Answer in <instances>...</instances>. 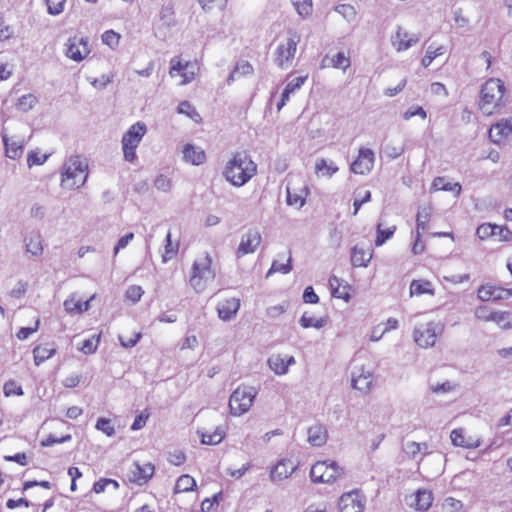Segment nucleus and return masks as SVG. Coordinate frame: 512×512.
<instances>
[{
    "instance_id": "c03bdc74",
    "label": "nucleus",
    "mask_w": 512,
    "mask_h": 512,
    "mask_svg": "<svg viewBox=\"0 0 512 512\" xmlns=\"http://www.w3.org/2000/svg\"><path fill=\"white\" fill-rule=\"evenodd\" d=\"M330 64L331 67L346 70L350 66V60L344 52H338L335 56L331 57Z\"/></svg>"
},
{
    "instance_id": "1a4fd4ad",
    "label": "nucleus",
    "mask_w": 512,
    "mask_h": 512,
    "mask_svg": "<svg viewBox=\"0 0 512 512\" xmlns=\"http://www.w3.org/2000/svg\"><path fill=\"white\" fill-rule=\"evenodd\" d=\"M365 498L358 491L344 493L338 502L339 512H363Z\"/></svg>"
},
{
    "instance_id": "6e6d98bb",
    "label": "nucleus",
    "mask_w": 512,
    "mask_h": 512,
    "mask_svg": "<svg viewBox=\"0 0 512 512\" xmlns=\"http://www.w3.org/2000/svg\"><path fill=\"white\" fill-rule=\"evenodd\" d=\"M423 449H427L426 443L409 442L405 446V452L412 458H414Z\"/></svg>"
},
{
    "instance_id": "774afa93",
    "label": "nucleus",
    "mask_w": 512,
    "mask_h": 512,
    "mask_svg": "<svg viewBox=\"0 0 512 512\" xmlns=\"http://www.w3.org/2000/svg\"><path fill=\"white\" fill-rule=\"evenodd\" d=\"M64 308L69 313H81V302L73 298L64 301Z\"/></svg>"
},
{
    "instance_id": "37998d69",
    "label": "nucleus",
    "mask_w": 512,
    "mask_h": 512,
    "mask_svg": "<svg viewBox=\"0 0 512 512\" xmlns=\"http://www.w3.org/2000/svg\"><path fill=\"white\" fill-rule=\"evenodd\" d=\"M292 270L291 265V256L288 258L287 263H279L278 261H273L271 268L269 269L266 277H269L272 273L280 272L282 274H287Z\"/></svg>"
},
{
    "instance_id": "423d86ee",
    "label": "nucleus",
    "mask_w": 512,
    "mask_h": 512,
    "mask_svg": "<svg viewBox=\"0 0 512 512\" xmlns=\"http://www.w3.org/2000/svg\"><path fill=\"white\" fill-rule=\"evenodd\" d=\"M146 132V126L143 123L137 122L132 125L129 130L123 135L122 146L124 158L126 161L132 162L135 157V149L142 140Z\"/></svg>"
},
{
    "instance_id": "f257e3e1",
    "label": "nucleus",
    "mask_w": 512,
    "mask_h": 512,
    "mask_svg": "<svg viewBox=\"0 0 512 512\" xmlns=\"http://www.w3.org/2000/svg\"><path fill=\"white\" fill-rule=\"evenodd\" d=\"M256 171L257 165L250 156L245 152H238L227 162L223 175L232 185L241 187L256 174Z\"/></svg>"
},
{
    "instance_id": "f8f14e48",
    "label": "nucleus",
    "mask_w": 512,
    "mask_h": 512,
    "mask_svg": "<svg viewBox=\"0 0 512 512\" xmlns=\"http://www.w3.org/2000/svg\"><path fill=\"white\" fill-rule=\"evenodd\" d=\"M66 46V56L76 62L82 61L90 53L88 42L84 38L71 37Z\"/></svg>"
},
{
    "instance_id": "e2e57ef3",
    "label": "nucleus",
    "mask_w": 512,
    "mask_h": 512,
    "mask_svg": "<svg viewBox=\"0 0 512 512\" xmlns=\"http://www.w3.org/2000/svg\"><path fill=\"white\" fill-rule=\"evenodd\" d=\"M303 301L305 303H310V304H316L319 302V297L315 293L312 286H308L305 288V290L303 292Z\"/></svg>"
},
{
    "instance_id": "8fccbe9b",
    "label": "nucleus",
    "mask_w": 512,
    "mask_h": 512,
    "mask_svg": "<svg viewBox=\"0 0 512 512\" xmlns=\"http://www.w3.org/2000/svg\"><path fill=\"white\" fill-rule=\"evenodd\" d=\"M3 392L6 397L12 395L21 396L24 394L22 387L20 385H17V383L14 380H9L4 384Z\"/></svg>"
},
{
    "instance_id": "412c9836",
    "label": "nucleus",
    "mask_w": 512,
    "mask_h": 512,
    "mask_svg": "<svg viewBox=\"0 0 512 512\" xmlns=\"http://www.w3.org/2000/svg\"><path fill=\"white\" fill-rule=\"evenodd\" d=\"M478 297L482 301L506 299L505 289L491 285H482L478 290Z\"/></svg>"
},
{
    "instance_id": "dca6fc26",
    "label": "nucleus",
    "mask_w": 512,
    "mask_h": 512,
    "mask_svg": "<svg viewBox=\"0 0 512 512\" xmlns=\"http://www.w3.org/2000/svg\"><path fill=\"white\" fill-rule=\"evenodd\" d=\"M297 469V466L289 459L279 461L271 470L270 478L272 481H282L287 479Z\"/></svg>"
},
{
    "instance_id": "473e14b6",
    "label": "nucleus",
    "mask_w": 512,
    "mask_h": 512,
    "mask_svg": "<svg viewBox=\"0 0 512 512\" xmlns=\"http://www.w3.org/2000/svg\"><path fill=\"white\" fill-rule=\"evenodd\" d=\"M411 295L434 294L432 284L426 280H413L410 284Z\"/></svg>"
},
{
    "instance_id": "6ab92c4d",
    "label": "nucleus",
    "mask_w": 512,
    "mask_h": 512,
    "mask_svg": "<svg viewBox=\"0 0 512 512\" xmlns=\"http://www.w3.org/2000/svg\"><path fill=\"white\" fill-rule=\"evenodd\" d=\"M308 442L315 447L324 445L327 441V429L322 424H315L308 428Z\"/></svg>"
},
{
    "instance_id": "5701e85b",
    "label": "nucleus",
    "mask_w": 512,
    "mask_h": 512,
    "mask_svg": "<svg viewBox=\"0 0 512 512\" xmlns=\"http://www.w3.org/2000/svg\"><path fill=\"white\" fill-rule=\"evenodd\" d=\"M451 441L453 445L460 446L464 448H477L480 446L479 439H472L471 437L466 438L464 436V429H454L450 434Z\"/></svg>"
},
{
    "instance_id": "a211bd4d",
    "label": "nucleus",
    "mask_w": 512,
    "mask_h": 512,
    "mask_svg": "<svg viewBox=\"0 0 512 512\" xmlns=\"http://www.w3.org/2000/svg\"><path fill=\"white\" fill-rule=\"evenodd\" d=\"M240 307V301L236 298H231L223 303L219 304L217 307L218 316L220 319L224 321L231 320L238 312Z\"/></svg>"
},
{
    "instance_id": "69168bd1",
    "label": "nucleus",
    "mask_w": 512,
    "mask_h": 512,
    "mask_svg": "<svg viewBox=\"0 0 512 512\" xmlns=\"http://www.w3.org/2000/svg\"><path fill=\"white\" fill-rule=\"evenodd\" d=\"M154 185L155 187L158 189V190H161V191H164V192H167L170 190L171 188V182L170 180L164 176V175H159L155 181H154Z\"/></svg>"
},
{
    "instance_id": "09e8293b",
    "label": "nucleus",
    "mask_w": 512,
    "mask_h": 512,
    "mask_svg": "<svg viewBox=\"0 0 512 512\" xmlns=\"http://www.w3.org/2000/svg\"><path fill=\"white\" fill-rule=\"evenodd\" d=\"M120 40V35L113 30H107L102 34V42L114 49L118 46Z\"/></svg>"
},
{
    "instance_id": "7ed1b4c3",
    "label": "nucleus",
    "mask_w": 512,
    "mask_h": 512,
    "mask_svg": "<svg viewBox=\"0 0 512 512\" xmlns=\"http://www.w3.org/2000/svg\"><path fill=\"white\" fill-rule=\"evenodd\" d=\"M505 87L500 79H489L481 88L479 107L484 114L490 115L500 106Z\"/></svg>"
},
{
    "instance_id": "0eeeda50",
    "label": "nucleus",
    "mask_w": 512,
    "mask_h": 512,
    "mask_svg": "<svg viewBox=\"0 0 512 512\" xmlns=\"http://www.w3.org/2000/svg\"><path fill=\"white\" fill-rule=\"evenodd\" d=\"M255 394L251 387H238L229 399L231 414L240 416L246 413L253 403Z\"/></svg>"
},
{
    "instance_id": "c85d7f7f",
    "label": "nucleus",
    "mask_w": 512,
    "mask_h": 512,
    "mask_svg": "<svg viewBox=\"0 0 512 512\" xmlns=\"http://www.w3.org/2000/svg\"><path fill=\"white\" fill-rule=\"evenodd\" d=\"M56 353V348L49 345H37L33 349L35 365L39 366L45 360L51 358Z\"/></svg>"
},
{
    "instance_id": "20e7f679",
    "label": "nucleus",
    "mask_w": 512,
    "mask_h": 512,
    "mask_svg": "<svg viewBox=\"0 0 512 512\" xmlns=\"http://www.w3.org/2000/svg\"><path fill=\"white\" fill-rule=\"evenodd\" d=\"M212 259L209 254H205L202 258L194 261L192 266V275L190 277V285L193 289L200 293L202 292L206 284L215 278V272L211 268Z\"/></svg>"
},
{
    "instance_id": "ea45409f",
    "label": "nucleus",
    "mask_w": 512,
    "mask_h": 512,
    "mask_svg": "<svg viewBox=\"0 0 512 512\" xmlns=\"http://www.w3.org/2000/svg\"><path fill=\"white\" fill-rule=\"evenodd\" d=\"M178 251V244L173 245L171 240V233L168 232L166 235L165 253L162 255V261L166 263L172 259Z\"/></svg>"
},
{
    "instance_id": "a19ab883",
    "label": "nucleus",
    "mask_w": 512,
    "mask_h": 512,
    "mask_svg": "<svg viewBox=\"0 0 512 512\" xmlns=\"http://www.w3.org/2000/svg\"><path fill=\"white\" fill-rule=\"evenodd\" d=\"M395 226L391 228H387L385 230L381 229V224L377 226V236L375 239V245L381 246L383 245L389 238H391L395 232Z\"/></svg>"
},
{
    "instance_id": "b1692460",
    "label": "nucleus",
    "mask_w": 512,
    "mask_h": 512,
    "mask_svg": "<svg viewBox=\"0 0 512 512\" xmlns=\"http://www.w3.org/2000/svg\"><path fill=\"white\" fill-rule=\"evenodd\" d=\"M6 156L11 159L19 158L23 153V143L18 140H11L6 133H2Z\"/></svg>"
},
{
    "instance_id": "680f3d73",
    "label": "nucleus",
    "mask_w": 512,
    "mask_h": 512,
    "mask_svg": "<svg viewBox=\"0 0 512 512\" xmlns=\"http://www.w3.org/2000/svg\"><path fill=\"white\" fill-rule=\"evenodd\" d=\"M495 232L496 233L493 234V237L500 241H509L512 239V232L507 227L497 225Z\"/></svg>"
},
{
    "instance_id": "3c124183",
    "label": "nucleus",
    "mask_w": 512,
    "mask_h": 512,
    "mask_svg": "<svg viewBox=\"0 0 512 512\" xmlns=\"http://www.w3.org/2000/svg\"><path fill=\"white\" fill-rule=\"evenodd\" d=\"M144 291L141 286L132 285L129 286L125 292V297L130 300L133 304L137 303L142 297Z\"/></svg>"
},
{
    "instance_id": "4d7b16f0",
    "label": "nucleus",
    "mask_w": 512,
    "mask_h": 512,
    "mask_svg": "<svg viewBox=\"0 0 512 512\" xmlns=\"http://www.w3.org/2000/svg\"><path fill=\"white\" fill-rule=\"evenodd\" d=\"M48 159V155H39L37 152L31 151L27 157V163L29 167L33 165H42Z\"/></svg>"
},
{
    "instance_id": "e433bc0d",
    "label": "nucleus",
    "mask_w": 512,
    "mask_h": 512,
    "mask_svg": "<svg viewBox=\"0 0 512 512\" xmlns=\"http://www.w3.org/2000/svg\"><path fill=\"white\" fill-rule=\"evenodd\" d=\"M177 111L180 114H186L189 118L194 120L195 122H199L201 120L200 114L196 111V109L190 104L189 101H182L177 107Z\"/></svg>"
},
{
    "instance_id": "2f4dec72",
    "label": "nucleus",
    "mask_w": 512,
    "mask_h": 512,
    "mask_svg": "<svg viewBox=\"0 0 512 512\" xmlns=\"http://www.w3.org/2000/svg\"><path fill=\"white\" fill-rule=\"evenodd\" d=\"M25 248L28 253L34 256H39L43 252V247L39 235H30L25 237Z\"/></svg>"
},
{
    "instance_id": "aec40b11",
    "label": "nucleus",
    "mask_w": 512,
    "mask_h": 512,
    "mask_svg": "<svg viewBox=\"0 0 512 512\" xmlns=\"http://www.w3.org/2000/svg\"><path fill=\"white\" fill-rule=\"evenodd\" d=\"M372 258V252L361 245H355L351 251V263L354 267H367Z\"/></svg>"
},
{
    "instance_id": "bb28decb",
    "label": "nucleus",
    "mask_w": 512,
    "mask_h": 512,
    "mask_svg": "<svg viewBox=\"0 0 512 512\" xmlns=\"http://www.w3.org/2000/svg\"><path fill=\"white\" fill-rule=\"evenodd\" d=\"M155 467L151 463L144 464L143 466L135 463V469L132 471L133 480L138 483H146L153 475Z\"/></svg>"
},
{
    "instance_id": "5fc2aeb1",
    "label": "nucleus",
    "mask_w": 512,
    "mask_h": 512,
    "mask_svg": "<svg viewBox=\"0 0 512 512\" xmlns=\"http://www.w3.org/2000/svg\"><path fill=\"white\" fill-rule=\"evenodd\" d=\"M313 2H293L297 13L302 17L309 16L313 11Z\"/></svg>"
},
{
    "instance_id": "6e6552de",
    "label": "nucleus",
    "mask_w": 512,
    "mask_h": 512,
    "mask_svg": "<svg viewBox=\"0 0 512 512\" xmlns=\"http://www.w3.org/2000/svg\"><path fill=\"white\" fill-rule=\"evenodd\" d=\"M300 35L297 32L289 31V37L285 44H280L275 51V63L280 68H285L296 53L297 45L300 42Z\"/></svg>"
},
{
    "instance_id": "58836bf2",
    "label": "nucleus",
    "mask_w": 512,
    "mask_h": 512,
    "mask_svg": "<svg viewBox=\"0 0 512 512\" xmlns=\"http://www.w3.org/2000/svg\"><path fill=\"white\" fill-rule=\"evenodd\" d=\"M490 321L496 322L498 325H501L504 329H509L512 327L510 322V313L506 311L494 312L490 317Z\"/></svg>"
},
{
    "instance_id": "de8ad7c7",
    "label": "nucleus",
    "mask_w": 512,
    "mask_h": 512,
    "mask_svg": "<svg viewBox=\"0 0 512 512\" xmlns=\"http://www.w3.org/2000/svg\"><path fill=\"white\" fill-rule=\"evenodd\" d=\"M495 229H497V225H493L490 223H484L478 226L476 230L477 236L481 239H487L489 237H493V234H495Z\"/></svg>"
},
{
    "instance_id": "2eb2a0df",
    "label": "nucleus",
    "mask_w": 512,
    "mask_h": 512,
    "mask_svg": "<svg viewBox=\"0 0 512 512\" xmlns=\"http://www.w3.org/2000/svg\"><path fill=\"white\" fill-rule=\"evenodd\" d=\"M295 364L293 356H282L273 354L268 358V365L277 375H284L288 372L289 366Z\"/></svg>"
},
{
    "instance_id": "7c9ffc66",
    "label": "nucleus",
    "mask_w": 512,
    "mask_h": 512,
    "mask_svg": "<svg viewBox=\"0 0 512 512\" xmlns=\"http://www.w3.org/2000/svg\"><path fill=\"white\" fill-rule=\"evenodd\" d=\"M432 493L428 490H418L415 495V506L419 511H427L432 504Z\"/></svg>"
},
{
    "instance_id": "39448f33",
    "label": "nucleus",
    "mask_w": 512,
    "mask_h": 512,
    "mask_svg": "<svg viewBox=\"0 0 512 512\" xmlns=\"http://www.w3.org/2000/svg\"><path fill=\"white\" fill-rule=\"evenodd\" d=\"M343 474V468L332 460L318 461L310 470V478L314 483H333Z\"/></svg>"
},
{
    "instance_id": "cd10ccee",
    "label": "nucleus",
    "mask_w": 512,
    "mask_h": 512,
    "mask_svg": "<svg viewBox=\"0 0 512 512\" xmlns=\"http://www.w3.org/2000/svg\"><path fill=\"white\" fill-rule=\"evenodd\" d=\"M432 215V207L430 205L420 207L416 215L418 237L428 228V222Z\"/></svg>"
},
{
    "instance_id": "ddd939ff",
    "label": "nucleus",
    "mask_w": 512,
    "mask_h": 512,
    "mask_svg": "<svg viewBox=\"0 0 512 512\" xmlns=\"http://www.w3.org/2000/svg\"><path fill=\"white\" fill-rule=\"evenodd\" d=\"M261 234L259 231L251 229L242 235L241 242L236 251L237 257L253 253L261 243Z\"/></svg>"
},
{
    "instance_id": "13d9d810",
    "label": "nucleus",
    "mask_w": 512,
    "mask_h": 512,
    "mask_svg": "<svg viewBox=\"0 0 512 512\" xmlns=\"http://www.w3.org/2000/svg\"><path fill=\"white\" fill-rule=\"evenodd\" d=\"M414 116H420L422 119L427 117L426 111L421 106H412L403 114L405 120H409Z\"/></svg>"
},
{
    "instance_id": "0e129e2a",
    "label": "nucleus",
    "mask_w": 512,
    "mask_h": 512,
    "mask_svg": "<svg viewBox=\"0 0 512 512\" xmlns=\"http://www.w3.org/2000/svg\"><path fill=\"white\" fill-rule=\"evenodd\" d=\"M168 460L171 464L179 466L185 462L186 456L182 451L175 450L169 453Z\"/></svg>"
},
{
    "instance_id": "72a5a7b5",
    "label": "nucleus",
    "mask_w": 512,
    "mask_h": 512,
    "mask_svg": "<svg viewBox=\"0 0 512 512\" xmlns=\"http://www.w3.org/2000/svg\"><path fill=\"white\" fill-rule=\"evenodd\" d=\"M432 187L435 188L436 190L454 192L456 196L460 195L462 189L459 183L445 182V178L443 177H436L433 180Z\"/></svg>"
},
{
    "instance_id": "49530a36",
    "label": "nucleus",
    "mask_w": 512,
    "mask_h": 512,
    "mask_svg": "<svg viewBox=\"0 0 512 512\" xmlns=\"http://www.w3.org/2000/svg\"><path fill=\"white\" fill-rule=\"evenodd\" d=\"M443 49V46H439L434 49L432 48V46H429L425 56L422 58V65L424 67H428L437 56L443 54Z\"/></svg>"
},
{
    "instance_id": "bf43d9fd",
    "label": "nucleus",
    "mask_w": 512,
    "mask_h": 512,
    "mask_svg": "<svg viewBox=\"0 0 512 512\" xmlns=\"http://www.w3.org/2000/svg\"><path fill=\"white\" fill-rule=\"evenodd\" d=\"M71 440V435L70 434H67L65 436H62L60 438H57L53 435H49L45 440H42L41 441V446L43 447H49V446H52L56 443H64V442H67Z\"/></svg>"
},
{
    "instance_id": "9b49d317",
    "label": "nucleus",
    "mask_w": 512,
    "mask_h": 512,
    "mask_svg": "<svg viewBox=\"0 0 512 512\" xmlns=\"http://www.w3.org/2000/svg\"><path fill=\"white\" fill-rule=\"evenodd\" d=\"M374 159V152L371 149L360 148L358 157L351 164V171L360 175L369 173L373 168Z\"/></svg>"
},
{
    "instance_id": "f3484780",
    "label": "nucleus",
    "mask_w": 512,
    "mask_h": 512,
    "mask_svg": "<svg viewBox=\"0 0 512 512\" xmlns=\"http://www.w3.org/2000/svg\"><path fill=\"white\" fill-rule=\"evenodd\" d=\"M352 387L361 392H368L372 384V373L363 367L352 373Z\"/></svg>"
},
{
    "instance_id": "a18cd8bd",
    "label": "nucleus",
    "mask_w": 512,
    "mask_h": 512,
    "mask_svg": "<svg viewBox=\"0 0 512 512\" xmlns=\"http://www.w3.org/2000/svg\"><path fill=\"white\" fill-rule=\"evenodd\" d=\"M100 341V335H93L91 338L84 340L80 350L84 354H92L97 350Z\"/></svg>"
},
{
    "instance_id": "4468645a",
    "label": "nucleus",
    "mask_w": 512,
    "mask_h": 512,
    "mask_svg": "<svg viewBox=\"0 0 512 512\" xmlns=\"http://www.w3.org/2000/svg\"><path fill=\"white\" fill-rule=\"evenodd\" d=\"M418 41L419 37L417 35L409 36L408 32L401 27H398L396 34L391 38V43L398 52L407 50Z\"/></svg>"
},
{
    "instance_id": "4c0bfd02",
    "label": "nucleus",
    "mask_w": 512,
    "mask_h": 512,
    "mask_svg": "<svg viewBox=\"0 0 512 512\" xmlns=\"http://www.w3.org/2000/svg\"><path fill=\"white\" fill-rule=\"evenodd\" d=\"M37 103V98L33 94L23 95L18 99L17 107L23 112H28Z\"/></svg>"
},
{
    "instance_id": "9d476101",
    "label": "nucleus",
    "mask_w": 512,
    "mask_h": 512,
    "mask_svg": "<svg viewBox=\"0 0 512 512\" xmlns=\"http://www.w3.org/2000/svg\"><path fill=\"white\" fill-rule=\"evenodd\" d=\"M438 324L434 322H429L426 324L425 328L421 330L420 328L414 329V340L420 347H432L436 342L437 337V328ZM439 332H441V328H439Z\"/></svg>"
},
{
    "instance_id": "393cba45",
    "label": "nucleus",
    "mask_w": 512,
    "mask_h": 512,
    "mask_svg": "<svg viewBox=\"0 0 512 512\" xmlns=\"http://www.w3.org/2000/svg\"><path fill=\"white\" fill-rule=\"evenodd\" d=\"M254 73L253 66L245 60H241L237 62L235 68L231 71L227 78V84H231L233 81H235L237 78L241 76H249Z\"/></svg>"
},
{
    "instance_id": "338daca9",
    "label": "nucleus",
    "mask_w": 512,
    "mask_h": 512,
    "mask_svg": "<svg viewBox=\"0 0 512 512\" xmlns=\"http://www.w3.org/2000/svg\"><path fill=\"white\" fill-rule=\"evenodd\" d=\"M148 417H149V413H147L146 410L143 411L142 413H140L139 415H137L134 419V422L132 423L131 429L136 431V430H139L142 427H144Z\"/></svg>"
},
{
    "instance_id": "603ef678",
    "label": "nucleus",
    "mask_w": 512,
    "mask_h": 512,
    "mask_svg": "<svg viewBox=\"0 0 512 512\" xmlns=\"http://www.w3.org/2000/svg\"><path fill=\"white\" fill-rule=\"evenodd\" d=\"M96 428L105 433L109 437L115 434V429L111 425V420L107 418H99L96 422Z\"/></svg>"
},
{
    "instance_id": "f704fd0d",
    "label": "nucleus",
    "mask_w": 512,
    "mask_h": 512,
    "mask_svg": "<svg viewBox=\"0 0 512 512\" xmlns=\"http://www.w3.org/2000/svg\"><path fill=\"white\" fill-rule=\"evenodd\" d=\"M196 486V481L188 474L181 475L175 484V493L192 491Z\"/></svg>"
},
{
    "instance_id": "79ce46f5",
    "label": "nucleus",
    "mask_w": 512,
    "mask_h": 512,
    "mask_svg": "<svg viewBox=\"0 0 512 512\" xmlns=\"http://www.w3.org/2000/svg\"><path fill=\"white\" fill-rule=\"evenodd\" d=\"M325 322L326 321L323 318L314 320L312 317L307 316L306 313L303 314L299 320L300 325L305 329L310 327L320 329L325 325Z\"/></svg>"
},
{
    "instance_id": "c9c22d12",
    "label": "nucleus",
    "mask_w": 512,
    "mask_h": 512,
    "mask_svg": "<svg viewBox=\"0 0 512 512\" xmlns=\"http://www.w3.org/2000/svg\"><path fill=\"white\" fill-rule=\"evenodd\" d=\"M224 436L225 432L218 427L212 434L201 433V443L205 445H216L222 441Z\"/></svg>"
},
{
    "instance_id": "c756f323",
    "label": "nucleus",
    "mask_w": 512,
    "mask_h": 512,
    "mask_svg": "<svg viewBox=\"0 0 512 512\" xmlns=\"http://www.w3.org/2000/svg\"><path fill=\"white\" fill-rule=\"evenodd\" d=\"M338 171V167L333 161L328 162L326 159H317L315 163V173L317 175L331 177Z\"/></svg>"
},
{
    "instance_id": "052dcab7",
    "label": "nucleus",
    "mask_w": 512,
    "mask_h": 512,
    "mask_svg": "<svg viewBox=\"0 0 512 512\" xmlns=\"http://www.w3.org/2000/svg\"><path fill=\"white\" fill-rule=\"evenodd\" d=\"M308 78V75H304V76H299V77H296L294 78L293 80H291L287 85H286V89L291 92V93H294L296 90L300 89L301 86L305 83V81L307 80Z\"/></svg>"
},
{
    "instance_id": "4be33fe9",
    "label": "nucleus",
    "mask_w": 512,
    "mask_h": 512,
    "mask_svg": "<svg viewBox=\"0 0 512 512\" xmlns=\"http://www.w3.org/2000/svg\"><path fill=\"white\" fill-rule=\"evenodd\" d=\"M510 133H512V125L507 121H501L490 128L489 138L494 143H500Z\"/></svg>"
},
{
    "instance_id": "864d4df0",
    "label": "nucleus",
    "mask_w": 512,
    "mask_h": 512,
    "mask_svg": "<svg viewBox=\"0 0 512 512\" xmlns=\"http://www.w3.org/2000/svg\"><path fill=\"white\" fill-rule=\"evenodd\" d=\"M335 10L342 14L343 17L345 19H347L348 21L354 19L355 15H356V10L355 8L348 4V3H343V4H339L335 7Z\"/></svg>"
},
{
    "instance_id": "f03ea898",
    "label": "nucleus",
    "mask_w": 512,
    "mask_h": 512,
    "mask_svg": "<svg viewBox=\"0 0 512 512\" xmlns=\"http://www.w3.org/2000/svg\"><path fill=\"white\" fill-rule=\"evenodd\" d=\"M87 168L88 164L80 156L69 157L62 167L61 185L69 189L83 186L88 177Z\"/></svg>"
},
{
    "instance_id": "a878e982",
    "label": "nucleus",
    "mask_w": 512,
    "mask_h": 512,
    "mask_svg": "<svg viewBox=\"0 0 512 512\" xmlns=\"http://www.w3.org/2000/svg\"><path fill=\"white\" fill-rule=\"evenodd\" d=\"M183 157L187 162H190L193 165H200L206 159L204 151L201 149H196L191 144L185 145L183 149Z\"/></svg>"
}]
</instances>
